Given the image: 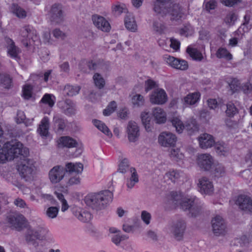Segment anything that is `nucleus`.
Instances as JSON below:
<instances>
[{"label": "nucleus", "mask_w": 252, "mask_h": 252, "mask_svg": "<svg viewBox=\"0 0 252 252\" xmlns=\"http://www.w3.org/2000/svg\"><path fill=\"white\" fill-rule=\"evenodd\" d=\"M4 143L2 147L0 145V163L19 157L23 161L17 165V170L22 178L29 181L33 179L35 167L32 160L28 158L29 149L24 147L23 143Z\"/></svg>", "instance_id": "nucleus-1"}, {"label": "nucleus", "mask_w": 252, "mask_h": 252, "mask_svg": "<svg viewBox=\"0 0 252 252\" xmlns=\"http://www.w3.org/2000/svg\"><path fill=\"white\" fill-rule=\"evenodd\" d=\"M170 196L175 208L180 207L184 211L189 210L192 217H196L201 213L202 206L197 197L187 198L184 197L183 193L177 191H171Z\"/></svg>", "instance_id": "nucleus-2"}, {"label": "nucleus", "mask_w": 252, "mask_h": 252, "mask_svg": "<svg viewBox=\"0 0 252 252\" xmlns=\"http://www.w3.org/2000/svg\"><path fill=\"white\" fill-rule=\"evenodd\" d=\"M113 194L109 190L101 191L97 193H89L85 197L86 204L97 210L104 209L112 201Z\"/></svg>", "instance_id": "nucleus-3"}, {"label": "nucleus", "mask_w": 252, "mask_h": 252, "mask_svg": "<svg viewBox=\"0 0 252 252\" xmlns=\"http://www.w3.org/2000/svg\"><path fill=\"white\" fill-rule=\"evenodd\" d=\"M83 170V165L81 163H67L65 169L62 166H55L49 172V179L52 183H57L63 179L65 171L78 175L82 173Z\"/></svg>", "instance_id": "nucleus-4"}, {"label": "nucleus", "mask_w": 252, "mask_h": 252, "mask_svg": "<svg viewBox=\"0 0 252 252\" xmlns=\"http://www.w3.org/2000/svg\"><path fill=\"white\" fill-rule=\"evenodd\" d=\"M65 16L63 7L60 4L54 3L47 9V17L52 24H62L65 20Z\"/></svg>", "instance_id": "nucleus-5"}, {"label": "nucleus", "mask_w": 252, "mask_h": 252, "mask_svg": "<svg viewBox=\"0 0 252 252\" xmlns=\"http://www.w3.org/2000/svg\"><path fill=\"white\" fill-rule=\"evenodd\" d=\"M18 39L25 46L27 47L38 40V36L35 29L31 26L26 25L21 28Z\"/></svg>", "instance_id": "nucleus-6"}, {"label": "nucleus", "mask_w": 252, "mask_h": 252, "mask_svg": "<svg viewBox=\"0 0 252 252\" xmlns=\"http://www.w3.org/2000/svg\"><path fill=\"white\" fill-rule=\"evenodd\" d=\"M149 99L153 104L163 105L168 101V95L163 89L157 88L151 92Z\"/></svg>", "instance_id": "nucleus-7"}, {"label": "nucleus", "mask_w": 252, "mask_h": 252, "mask_svg": "<svg viewBox=\"0 0 252 252\" xmlns=\"http://www.w3.org/2000/svg\"><path fill=\"white\" fill-rule=\"evenodd\" d=\"M7 222L12 227L17 231H21L26 228L28 222L26 218L22 214L10 215L6 218Z\"/></svg>", "instance_id": "nucleus-8"}, {"label": "nucleus", "mask_w": 252, "mask_h": 252, "mask_svg": "<svg viewBox=\"0 0 252 252\" xmlns=\"http://www.w3.org/2000/svg\"><path fill=\"white\" fill-rule=\"evenodd\" d=\"M168 13L172 21L178 22L184 19L186 16L185 10L178 4H172L169 9H167L166 14Z\"/></svg>", "instance_id": "nucleus-9"}, {"label": "nucleus", "mask_w": 252, "mask_h": 252, "mask_svg": "<svg viewBox=\"0 0 252 252\" xmlns=\"http://www.w3.org/2000/svg\"><path fill=\"white\" fill-rule=\"evenodd\" d=\"M211 222L213 232L216 236L225 235L226 232V225L221 216L217 215L212 220Z\"/></svg>", "instance_id": "nucleus-10"}, {"label": "nucleus", "mask_w": 252, "mask_h": 252, "mask_svg": "<svg viewBox=\"0 0 252 252\" xmlns=\"http://www.w3.org/2000/svg\"><path fill=\"white\" fill-rule=\"evenodd\" d=\"M170 121L179 133H181L184 129H186L188 131L191 132L195 130L197 128L194 122H191V124L187 123L186 125H184L179 116H173L170 118Z\"/></svg>", "instance_id": "nucleus-11"}, {"label": "nucleus", "mask_w": 252, "mask_h": 252, "mask_svg": "<svg viewBox=\"0 0 252 252\" xmlns=\"http://www.w3.org/2000/svg\"><path fill=\"white\" fill-rule=\"evenodd\" d=\"M199 147L202 149L214 147L216 152L220 156H226L229 152L228 148L225 145L226 143H199Z\"/></svg>", "instance_id": "nucleus-12"}, {"label": "nucleus", "mask_w": 252, "mask_h": 252, "mask_svg": "<svg viewBox=\"0 0 252 252\" xmlns=\"http://www.w3.org/2000/svg\"><path fill=\"white\" fill-rule=\"evenodd\" d=\"M196 162L202 170L209 171L213 164V159L210 154H202L197 156Z\"/></svg>", "instance_id": "nucleus-13"}, {"label": "nucleus", "mask_w": 252, "mask_h": 252, "mask_svg": "<svg viewBox=\"0 0 252 252\" xmlns=\"http://www.w3.org/2000/svg\"><path fill=\"white\" fill-rule=\"evenodd\" d=\"M235 203L241 210L250 213L252 212V199L250 197L240 194L237 196Z\"/></svg>", "instance_id": "nucleus-14"}, {"label": "nucleus", "mask_w": 252, "mask_h": 252, "mask_svg": "<svg viewBox=\"0 0 252 252\" xmlns=\"http://www.w3.org/2000/svg\"><path fill=\"white\" fill-rule=\"evenodd\" d=\"M55 97L52 94H45L40 100L43 113L50 114L55 104Z\"/></svg>", "instance_id": "nucleus-15"}, {"label": "nucleus", "mask_w": 252, "mask_h": 252, "mask_svg": "<svg viewBox=\"0 0 252 252\" xmlns=\"http://www.w3.org/2000/svg\"><path fill=\"white\" fill-rule=\"evenodd\" d=\"M126 133L130 141H137L140 136V130L138 124L134 121H129L126 127Z\"/></svg>", "instance_id": "nucleus-16"}, {"label": "nucleus", "mask_w": 252, "mask_h": 252, "mask_svg": "<svg viewBox=\"0 0 252 252\" xmlns=\"http://www.w3.org/2000/svg\"><path fill=\"white\" fill-rule=\"evenodd\" d=\"M152 116L156 124H165L167 121V113L165 110L159 107H155L152 109Z\"/></svg>", "instance_id": "nucleus-17"}, {"label": "nucleus", "mask_w": 252, "mask_h": 252, "mask_svg": "<svg viewBox=\"0 0 252 252\" xmlns=\"http://www.w3.org/2000/svg\"><path fill=\"white\" fill-rule=\"evenodd\" d=\"M201 94L199 92L189 93L182 99L183 104L186 106H196L200 101Z\"/></svg>", "instance_id": "nucleus-18"}, {"label": "nucleus", "mask_w": 252, "mask_h": 252, "mask_svg": "<svg viewBox=\"0 0 252 252\" xmlns=\"http://www.w3.org/2000/svg\"><path fill=\"white\" fill-rule=\"evenodd\" d=\"M198 186L200 192L202 194L210 195L214 191V186L212 182L206 177H202L199 180Z\"/></svg>", "instance_id": "nucleus-19"}, {"label": "nucleus", "mask_w": 252, "mask_h": 252, "mask_svg": "<svg viewBox=\"0 0 252 252\" xmlns=\"http://www.w3.org/2000/svg\"><path fill=\"white\" fill-rule=\"evenodd\" d=\"M161 146L170 148V158L178 161L184 158V155L180 152L179 148H176V143H159Z\"/></svg>", "instance_id": "nucleus-20"}, {"label": "nucleus", "mask_w": 252, "mask_h": 252, "mask_svg": "<svg viewBox=\"0 0 252 252\" xmlns=\"http://www.w3.org/2000/svg\"><path fill=\"white\" fill-rule=\"evenodd\" d=\"M92 20L94 26L98 29L103 32H108L110 29L109 22L103 17L94 15Z\"/></svg>", "instance_id": "nucleus-21"}, {"label": "nucleus", "mask_w": 252, "mask_h": 252, "mask_svg": "<svg viewBox=\"0 0 252 252\" xmlns=\"http://www.w3.org/2000/svg\"><path fill=\"white\" fill-rule=\"evenodd\" d=\"M73 213L79 220L84 222H89L93 218L90 212L80 208L75 207L73 208Z\"/></svg>", "instance_id": "nucleus-22"}, {"label": "nucleus", "mask_w": 252, "mask_h": 252, "mask_svg": "<svg viewBox=\"0 0 252 252\" xmlns=\"http://www.w3.org/2000/svg\"><path fill=\"white\" fill-rule=\"evenodd\" d=\"M8 55L12 58L17 59L20 53V49L15 45L13 40L9 37L5 38Z\"/></svg>", "instance_id": "nucleus-23"}, {"label": "nucleus", "mask_w": 252, "mask_h": 252, "mask_svg": "<svg viewBox=\"0 0 252 252\" xmlns=\"http://www.w3.org/2000/svg\"><path fill=\"white\" fill-rule=\"evenodd\" d=\"M58 105L59 107L66 114H74L76 111L75 103L70 99L60 101Z\"/></svg>", "instance_id": "nucleus-24"}, {"label": "nucleus", "mask_w": 252, "mask_h": 252, "mask_svg": "<svg viewBox=\"0 0 252 252\" xmlns=\"http://www.w3.org/2000/svg\"><path fill=\"white\" fill-rule=\"evenodd\" d=\"M140 118L145 130L147 132L151 131L153 128V125L151 122L149 112L147 110H143L140 114Z\"/></svg>", "instance_id": "nucleus-25"}, {"label": "nucleus", "mask_w": 252, "mask_h": 252, "mask_svg": "<svg viewBox=\"0 0 252 252\" xmlns=\"http://www.w3.org/2000/svg\"><path fill=\"white\" fill-rule=\"evenodd\" d=\"M186 226V223L183 220H179L173 226L174 235L177 240L182 239Z\"/></svg>", "instance_id": "nucleus-26"}, {"label": "nucleus", "mask_w": 252, "mask_h": 252, "mask_svg": "<svg viewBox=\"0 0 252 252\" xmlns=\"http://www.w3.org/2000/svg\"><path fill=\"white\" fill-rule=\"evenodd\" d=\"M171 0H157L154 7V11L163 17L166 15L167 8L166 5L169 4Z\"/></svg>", "instance_id": "nucleus-27"}, {"label": "nucleus", "mask_w": 252, "mask_h": 252, "mask_svg": "<svg viewBox=\"0 0 252 252\" xmlns=\"http://www.w3.org/2000/svg\"><path fill=\"white\" fill-rule=\"evenodd\" d=\"M66 127V122L61 117L58 115L53 117V128L55 132L57 134H61L63 132Z\"/></svg>", "instance_id": "nucleus-28"}, {"label": "nucleus", "mask_w": 252, "mask_h": 252, "mask_svg": "<svg viewBox=\"0 0 252 252\" xmlns=\"http://www.w3.org/2000/svg\"><path fill=\"white\" fill-rule=\"evenodd\" d=\"M41 229V228H39L37 230L29 228L25 236L26 241L28 243H33L35 240L41 239L40 232Z\"/></svg>", "instance_id": "nucleus-29"}, {"label": "nucleus", "mask_w": 252, "mask_h": 252, "mask_svg": "<svg viewBox=\"0 0 252 252\" xmlns=\"http://www.w3.org/2000/svg\"><path fill=\"white\" fill-rule=\"evenodd\" d=\"M49 119L47 117H44L40 122L37 132L41 136H47L49 134Z\"/></svg>", "instance_id": "nucleus-30"}, {"label": "nucleus", "mask_w": 252, "mask_h": 252, "mask_svg": "<svg viewBox=\"0 0 252 252\" xmlns=\"http://www.w3.org/2000/svg\"><path fill=\"white\" fill-rule=\"evenodd\" d=\"M130 102L133 107H140L145 104L144 96L138 94H132L130 95Z\"/></svg>", "instance_id": "nucleus-31"}, {"label": "nucleus", "mask_w": 252, "mask_h": 252, "mask_svg": "<svg viewBox=\"0 0 252 252\" xmlns=\"http://www.w3.org/2000/svg\"><path fill=\"white\" fill-rule=\"evenodd\" d=\"M125 24L126 28L131 32H136L137 26L135 19L131 14H128L125 19Z\"/></svg>", "instance_id": "nucleus-32"}, {"label": "nucleus", "mask_w": 252, "mask_h": 252, "mask_svg": "<svg viewBox=\"0 0 252 252\" xmlns=\"http://www.w3.org/2000/svg\"><path fill=\"white\" fill-rule=\"evenodd\" d=\"M80 90V87L78 86H71L66 85L63 90V94L64 95L73 96L77 94Z\"/></svg>", "instance_id": "nucleus-33"}, {"label": "nucleus", "mask_w": 252, "mask_h": 252, "mask_svg": "<svg viewBox=\"0 0 252 252\" xmlns=\"http://www.w3.org/2000/svg\"><path fill=\"white\" fill-rule=\"evenodd\" d=\"M158 139L159 142H176L177 140L175 134L169 131L161 132Z\"/></svg>", "instance_id": "nucleus-34"}, {"label": "nucleus", "mask_w": 252, "mask_h": 252, "mask_svg": "<svg viewBox=\"0 0 252 252\" xmlns=\"http://www.w3.org/2000/svg\"><path fill=\"white\" fill-rule=\"evenodd\" d=\"M92 122L94 125L98 130L102 132L103 133L108 136H110V137L112 136L111 132L109 130L108 127L106 126V125L104 123L99 120L95 119L93 120Z\"/></svg>", "instance_id": "nucleus-35"}, {"label": "nucleus", "mask_w": 252, "mask_h": 252, "mask_svg": "<svg viewBox=\"0 0 252 252\" xmlns=\"http://www.w3.org/2000/svg\"><path fill=\"white\" fill-rule=\"evenodd\" d=\"M92 122L94 125L98 130L102 132L103 133L108 136H110V137L112 136L111 132L109 130L108 127L106 126V125L104 123L99 120L95 119L93 120Z\"/></svg>", "instance_id": "nucleus-36"}, {"label": "nucleus", "mask_w": 252, "mask_h": 252, "mask_svg": "<svg viewBox=\"0 0 252 252\" xmlns=\"http://www.w3.org/2000/svg\"><path fill=\"white\" fill-rule=\"evenodd\" d=\"M187 52L194 60L200 61L203 59L202 54L196 48L192 47L191 45L188 46Z\"/></svg>", "instance_id": "nucleus-37"}, {"label": "nucleus", "mask_w": 252, "mask_h": 252, "mask_svg": "<svg viewBox=\"0 0 252 252\" xmlns=\"http://www.w3.org/2000/svg\"><path fill=\"white\" fill-rule=\"evenodd\" d=\"M130 172L131 173V177L129 180L127 181L126 185L128 188L131 189L136 183L138 182L139 179L136 170L134 167H130Z\"/></svg>", "instance_id": "nucleus-38"}, {"label": "nucleus", "mask_w": 252, "mask_h": 252, "mask_svg": "<svg viewBox=\"0 0 252 252\" xmlns=\"http://www.w3.org/2000/svg\"><path fill=\"white\" fill-rule=\"evenodd\" d=\"M182 173L179 170H172L166 173L165 177L172 182L175 183L179 180Z\"/></svg>", "instance_id": "nucleus-39"}, {"label": "nucleus", "mask_w": 252, "mask_h": 252, "mask_svg": "<svg viewBox=\"0 0 252 252\" xmlns=\"http://www.w3.org/2000/svg\"><path fill=\"white\" fill-rule=\"evenodd\" d=\"M178 32L181 35L188 37L193 34L194 29L190 24H186L179 30Z\"/></svg>", "instance_id": "nucleus-40"}, {"label": "nucleus", "mask_w": 252, "mask_h": 252, "mask_svg": "<svg viewBox=\"0 0 252 252\" xmlns=\"http://www.w3.org/2000/svg\"><path fill=\"white\" fill-rule=\"evenodd\" d=\"M93 81L96 87L99 89L104 88L105 85V81L102 75L98 73H95L93 76Z\"/></svg>", "instance_id": "nucleus-41"}, {"label": "nucleus", "mask_w": 252, "mask_h": 252, "mask_svg": "<svg viewBox=\"0 0 252 252\" xmlns=\"http://www.w3.org/2000/svg\"><path fill=\"white\" fill-rule=\"evenodd\" d=\"M216 56L219 58H224L228 61L232 59V54L225 48H220L217 52Z\"/></svg>", "instance_id": "nucleus-42"}, {"label": "nucleus", "mask_w": 252, "mask_h": 252, "mask_svg": "<svg viewBox=\"0 0 252 252\" xmlns=\"http://www.w3.org/2000/svg\"><path fill=\"white\" fill-rule=\"evenodd\" d=\"M238 112V109L236 108L234 103L229 102L226 104V109L225 110L226 115L230 118L234 117Z\"/></svg>", "instance_id": "nucleus-43"}, {"label": "nucleus", "mask_w": 252, "mask_h": 252, "mask_svg": "<svg viewBox=\"0 0 252 252\" xmlns=\"http://www.w3.org/2000/svg\"><path fill=\"white\" fill-rule=\"evenodd\" d=\"M129 166L128 159L126 158H124L119 161L118 171L122 173H125L128 170Z\"/></svg>", "instance_id": "nucleus-44"}, {"label": "nucleus", "mask_w": 252, "mask_h": 252, "mask_svg": "<svg viewBox=\"0 0 252 252\" xmlns=\"http://www.w3.org/2000/svg\"><path fill=\"white\" fill-rule=\"evenodd\" d=\"M0 83L2 86L6 89H9L12 85V80L8 75L0 73Z\"/></svg>", "instance_id": "nucleus-45"}, {"label": "nucleus", "mask_w": 252, "mask_h": 252, "mask_svg": "<svg viewBox=\"0 0 252 252\" xmlns=\"http://www.w3.org/2000/svg\"><path fill=\"white\" fill-rule=\"evenodd\" d=\"M12 12L18 18H23L26 17V12L17 5L13 4L12 7Z\"/></svg>", "instance_id": "nucleus-46"}, {"label": "nucleus", "mask_w": 252, "mask_h": 252, "mask_svg": "<svg viewBox=\"0 0 252 252\" xmlns=\"http://www.w3.org/2000/svg\"><path fill=\"white\" fill-rule=\"evenodd\" d=\"M237 15L233 11L229 12L224 19V22L229 26L233 25L237 19Z\"/></svg>", "instance_id": "nucleus-47"}, {"label": "nucleus", "mask_w": 252, "mask_h": 252, "mask_svg": "<svg viewBox=\"0 0 252 252\" xmlns=\"http://www.w3.org/2000/svg\"><path fill=\"white\" fill-rule=\"evenodd\" d=\"M117 103L115 101H111L107 106V107L103 110V114L105 116L110 115L113 113L117 108Z\"/></svg>", "instance_id": "nucleus-48"}, {"label": "nucleus", "mask_w": 252, "mask_h": 252, "mask_svg": "<svg viewBox=\"0 0 252 252\" xmlns=\"http://www.w3.org/2000/svg\"><path fill=\"white\" fill-rule=\"evenodd\" d=\"M59 211V207L51 206L49 207L46 212L47 216L50 219H54L57 217Z\"/></svg>", "instance_id": "nucleus-49"}, {"label": "nucleus", "mask_w": 252, "mask_h": 252, "mask_svg": "<svg viewBox=\"0 0 252 252\" xmlns=\"http://www.w3.org/2000/svg\"><path fill=\"white\" fill-rule=\"evenodd\" d=\"M158 87V84L154 80L148 79L145 82V91L148 93L150 90L156 89Z\"/></svg>", "instance_id": "nucleus-50"}, {"label": "nucleus", "mask_w": 252, "mask_h": 252, "mask_svg": "<svg viewBox=\"0 0 252 252\" xmlns=\"http://www.w3.org/2000/svg\"><path fill=\"white\" fill-rule=\"evenodd\" d=\"M87 66L90 69H95L96 68V64L93 62L91 61L87 63L85 61L81 62L80 64V68L83 72H87V70L86 68V66Z\"/></svg>", "instance_id": "nucleus-51"}, {"label": "nucleus", "mask_w": 252, "mask_h": 252, "mask_svg": "<svg viewBox=\"0 0 252 252\" xmlns=\"http://www.w3.org/2000/svg\"><path fill=\"white\" fill-rule=\"evenodd\" d=\"M153 29L156 32L161 33L165 30V26L158 21L156 20L153 22Z\"/></svg>", "instance_id": "nucleus-52"}, {"label": "nucleus", "mask_w": 252, "mask_h": 252, "mask_svg": "<svg viewBox=\"0 0 252 252\" xmlns=\"http://www.w3.org/2000/svg\"><path fill=\"white\" fill-rule=\"evenodd\" d=\"M42 42L47 44H52L53 39L51 37L50 32L49 30L44 31L42 36Z\"/></svg>", "instance_id": "nucleus-53"}, {"label": "nucleus", "mask_w": 252, "mask_h": 252, "mask_svg": "<svg viewBox=\"0 0 252 252\" xmlns=\"http://www.w3.org/2000/svg\"><path fill=\"white\" fill-rule=\"evenodd\" d=\"M32 87L30 85H26L23 88V95L25 99H29L32 95Z\"/></svg>", "instance_id": "nucleus-54"}, {"label": "nucleus", "mask_w": 252, "mask_h": 252, "mask_svg": "<svg viewBox=\"0 0 252 252\" xmlns=\"http://www.w3.org/2000/svg\"><path fill=\"white\" fill-rule=\"evenodd\" d=\"M188 63L187 61L177 59V63H176L175 69L181 70H186L188 69Z\"/></svg>", "instance_id": "nucleus-55"}, {"label": "nucleus", "mask_w": 252, "mask_h": 252, "mask_svg": "<svg viewBox=\"0 0 252 252\" xmlns=\"http://www.w3.org/2000/svg\"><path fill=\"white\" fill-rule=\"evenodd\" d=\"M199 142H214V137L208 133H204L200 135L198 137Z\"/></svg>", "instance_id": "nucleus-56"}, {"label": "nucleus", "mask_w": 252, "mask_h": 252, "mask_svg": "<svg viewBox=\"0 0 252 252\" xmlns=\"http://www.w3.org/2000/svg\"><path fill=\"white\" fill-rule=\"evenodd\" d=\"M112 9L114 12L116 14H120L123 12L126 11V5L124 4H117L114 5L112 7Z\"/></svg>", "instance_id": "nucleus-57"}, {"label": "nucleus", "mask_w": 252, "mask_h": 252, "mask_svg": "<svg viewBox=\"0 0 252 252\" xmlns=\"http://www.w3.org/2000/svg\"><path fill=\"white\" fill-rule=\"evenodd\" d=\"M214 174L217 177L223 176L225 174L224 167L221 164H217L215 167Z\"/></svg>", "instance_id": "nucleus-58"}, {"label": "nucleus", "mask_w": 252, "mask_h": 252, "mask_svg": "<svg viewBox=\"0 0 252 252\" xmlns=\"http://www.w3.org/2000/svg\"><path fill=\"white\" fill-rule=\"evenodd\" d=\"M165 61L168 65L171 67L175 68L176 63H177V58L172 56H168L165 58Z\"/></svg>", "instance_id": "nucleus-59"}, {"label": "nucleus", "mask_w": 252, "mask_h": 252, "mask_svg": "<svg viewBox=\"0 0 252 252\" xmlns=\"http://www.w3.org/2000/svg\"><path fill=\"white\" fill-rule=\"evenodd\" d=\"M204 4L206 9L208 11H210L211 10L216 8L217 3L216 1L214 0H209L205 1Z\"/></svg>", "instance_id": "nucleus-60"}, {"label": "nucleus", "mask_w": 252, "mask_h": 252, "mask_svg": "<svg viewBox=\"0 0 252 252\" xmlns=\"http://www.w3.org/2000/svg\"><path fill=\"white\" fill-rule=\"evenodd\" d=\"M168 43L169 44L170 47L175 51H177L180 48V42L174 38H171L169 40Z\"/></svg>", "instance_id": "nucleus-61"}, {"label": "nucleus", "mask_w": 252, "mask_h": 252, "mask_svg": "<svg viewBox=\"0 0 252 252\" xmlns=\"http://www.w3.org/2000/svg\"><path fill=\"white\" fill-rule=\"evenodd\" d=\"M52 33L54 36L58 39H63L66 37L65 33L59 29L57 28L54 29L52 32Z\"/></svg>", "instance_id": "nucleus-62"}, {"label": "nucleus", "mask_w": 252, "mask_h": 252, "mask_svg": "<svg viewBox=\"0 0 252 252\" xmlns=\"http://www.w3.org/2000/svg\"><path fill=\"white\" fill-rule=\"evenodd\" d=\"M129 113V110L127 108H123L118 111V116L122 119H126L128 117Z\"/></svg>", "instance_id": "nucleus-63"}, {"label": "nucleus", "mask_w": 252, "mask_h": 252, "mask_svg": "<svg viewBox=\"0 0 252 252\" xmlns=\"http://www.w3.org/2000/svg\"><path fill=\"white\" fill-rule=\"evenodd\" d=\"M230 87L233 92L239 91L241 88L240 82L237 79H233L230 84Z\"/></svg>", "instance_id": "nucleus-64"}]
</instances>
